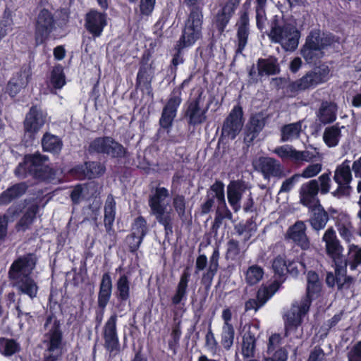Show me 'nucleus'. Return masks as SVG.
Here are the masks:
<instances>
[{
  "instance_id": "1",
  "label": "nucleus",
  "mask_w": 361,
  "mask_h": 361,
  "mask_svg": "<svg viewBox=\"0 0 361 361\" xmlns=\"http://www.w3.org/2000/svg\"><path fill=\"white\" fill-rule=\"evenodd\" d=\"M35 264L36 257L30 253L15 260L8 271L12 286L20 293L27 295L31 299L37 296L38 291L37 283L30 276Z\"/></svg>"
},
{
  "instance_id": "2",
  "label": "nucleus",
  "mask_w": 361,
  "mask_h": 361,
  "mask_svg": "<svg viewBox=\"0 0 361 361\" xmlns=\"http://www.w3.org/2000/svg\"><path fill=\"white\" fill-rule=\"evenodd\" d=\"M322 241L325 243V251L336 266V277L339 287L348 286L353 278L345 276V266L343 263V247L338 239L335 230L330 227L324 233Z\"/></svg>"
},
{
  "instance_id": "3",
  "label": "nucleus",
  "mask_w": 361,
  "mask_h": 361,
  "mask_svg": "<svg viewBox=\"0 0 361 361\" xmlns=\"http://www.w3.org/2000/svg\"><path fill=\"white\" fill-rule=\"evenodd\" d=\"M169 196V190L163 187L156 188L149 195V206L150 213L154 216L157 221L164 227L166 235L173 233V214L171 209L168 210L166 205L162 202Z\"/></svg>"
},
{
  "instance_id": "4",
  "label": "nucleus",
  "mask_w": 361,
  "mask_h": 361,
  "mask_svg": "<svg viewBox=\"0 0 361 361\" xmlns=\"http://www.w3.org/2000/svg\"><path fill=\"white\" fill-rule=\"evenodd\" d=\"M44 327L47 332L44 340L46 350L43 361H57L62 355V332L60 324L55 318L49 317Z\"/></svg>"
},
{
  "instance_id": "5",
  "label": "nucleus",
  "mask_w": 361,
  "mask_h": 361,
  "mask_svg": "<svg viewBox=\"0 0 361 361\" xmlns=\"http://www.w3.org/2000/svg\"><path fill=\"white\" fill-rule=\"evenodd\" d=\"M269 37L273 42L279 43L285 50L294 51L298 47L300 34L293 25L276 17Z\"/></svg>"
},
{
  "instance_id": "6",
  "label": "nucleus",
  "mask_w": 361,
  "mask_h": 361,
  "mask_svg": "<svg viewBox=\"0 0 361 361\" xmlns=\"http://www.w3.org/2000/svg\"><path fill=\"white\" fill-rule=\"evenodd\" d=\"M333 42L334 39L330 35L319 30L312 31L301 50L302 55L308 63L315 61L323 56L322 50Z\"/></svg>"
},
{
  "instance_id": "7",
  "label": "nucleus",
  "mask_w": 361,
  "mask_h": 361,
  "mask_svg": "<svg viewBox=\"0 0 361 361\" xmlns=\"http://www.w3.org/2000/svg\"><path fill=\"white\" fill-rule=\"evenodd\" d=\"M330 77V69L326 65H321L307 72L301 78L290 82L288 91L295 93L314 88L317 85L326 82Z\"/></svg>"
},
{
  "instance_id": "8",
  "label": "nucleus",
  "mask_w": 361,
  "mask_h": 361,
  "mask_svg": "<svg viewBox=\"0 0 361 361\" xmlns=\"http://www.w3.org/2000/svg\"><path fill=\"white\" fill-rule=\"evenodd\" d=\"M203 23L202 7L190 10L180 39L178 42L190 47L201 37Z\"/></svg>"
},
{
  "instance_id": "9",
  "label": "nucleus",
  "mask_w": 361,
  "mask_h": 361,
  "mask_svg": "<svg viewBox=\"0 0 361 361\" xmlns=\"http://www.w3.org/2000/svg\"><path fill=\"white\" fill-rule=\"evenodd\" d=\"M88 150L90 153L106 154L111 157H122L126 154V149L111 137H99L93 140Z\"/></svg>"
},
{
  "instance_id": "10",
  "label": "nucleus",
  "mask_w": 361,
  "mask_h": 361,
  "mask_svg": "<svg viewBox=\"0 0 361 361\" xmlns=\"http://www.w3.org/2000/svg\"><path fill=\"white\" fill-rule=\"evenodd\" d=\"M47 160V156L38 152L25 156V164H28L30 173L39 178L51 181L54 180L56 171L44 164Z\"/></svg>"
},
{
  "instance_id": "11",
  "label": "nucleus",
  "mask_w": 361,
  "mask_h": 361,
  "mask_svg": "<svg viewBox=\"0 0 361 361\" xmlns=\"http://www.w3.org/2000/svg\"><path fill=\"white\" fill-rule=\"evenodd\" d=\"M209 104L205 103V96L202 92H199L195 98H191L188 102L185 116L190 125H197L206 121V113Z\"/></svg>"
},
{
  "instance_id": "12",
  "label": "nucleus",
  "mask_w": 361,
  "mask_h": 361,
  "mask_svg": "<svg viewBox=\"0 0 361 361\" xmlns=\"http://www.w3.org/2000/svg\"><path fill=\"white\" fill-rule=\"evenodd\" d=\"M182 90L177 87L173 90L169 96L167 102L163 108L159 124L163 128H169L171 126L176 116L178 108L182 102Z\"/></svg>"
},
{
  "instance_id": "13",
  "label": "nucleus",
  "mask_w": 361,
  "mask_h": 361,
  "mask_svg": "<svg viewBox=\"0 0 361 361\" xmlns=\"http://www.w3.org/2000/svg\"><path fill=\"white\" fill-rule=\"evenodd\" d=\"M352 179L350 161L345 160L334 171V180L338 184V188L332 195L337 198L348 196L351 190L350 183Z\"/></svg>"
},
{
  "instance_id": "14",
  "label": "nucleus",
  "mask_w": 361,
  "mask_h": 361,
  "mask_svg": "<svg viewBox=\"0 0 361 361\" xmlns=\"http://www.w3.org/2000/svg\"><path fill=\"white\" fill-rule=\"evenodd\" d=\"M254 168L259 171L264 179L272 178H281L286 176L283 166L274 158L262 157L253 162Z\"/></svg>"
},
{
  "instance_id": "15",
  "label": "nucleus",
  "mask_w": 361,
  "mask_h": 361,
  "mask_svg": "<svg viewBox=\"0 0 361 361\" xmlns=\"http://www.w3.org/2000/svg\"><path fill=\"white\" fill-rule=\"evenodd\" d=\"M243 116L242 107L239 105L235 106L223 123L222 135L235 139L243 126Z\"/></svg>"
},
{
  "instance_id": "16",
  "label": "nucleus",
  "mask_w": 361,
  "mask_h": 361,
  "mask_svg": "<svg viewBox=\"0 0 361 361\" xmlns=\"http://www.w3.org/2000/svg\"><path fill=\"white\" fill-rule=\"evenodd\" d=\"M117 315L112 314L105 323L103 328L104 348L110 353L116 355L120 351V344L116 331Z\"/></svg>"
},
{
  "instance_id": "17",
  "label": "nucleus",
  "mask_w": 361,
  "mask_h": 361,
  "mask_svg": "<svg viewBox=\"0 0 361 361\" xmlns=\"http://www.w3.org/2000/svg\"><path fill=\"white\" fill-rule=\"evenodd\" d=\"M54 28V20L53 16L48 10H42L37 19L35 28L36 44L38 45L44 42Z\"/></svg>"
},
{
  "instance_id": "18",
  "label": "nucleus",
  "mask_w": 361,
  "mask_h": 361,
  "mask_svg": "<svg viewBox=\"0 0 361 361\" xmlns=\"http://www.w3.org/2000/svg\"><path fill=\"white\" fill-rule=\"evenodd\" d=\"M250 5V0H247L243 5V11L240 13L239 20L236 23V37L238 42L237 53H241L247 43L250 34L248 10Z\"/></svg>"
},
{
  "instance_id": "19",
  "label": "nucleus",
  "mask_w": 361,
  "mask_h": 361,
  "mask_svg": "<svg viewBox=\"0 0 361 361\" xmlns=\"http://www.w3.org/2000/svg\"><path fill=\"white\" fill-rule=\"evenodd\" d=\"M319 192V185L315 179L302 183L298 190L300 204L308 209L320 204Z\"/></svg>"
},
{
  "instance_id": "20",
  "label": "nucleus",
  "mask_w": 361,
  "mask_h": 361,
  "mask_svg": "<svg viewBox=\"0 0 361 361\" xmlns=\"http://www.w3.org/2000/svg\"><path fill=\"white\" fill-rule=\"evenodd\" d=\"M45 123V115L42 110L36 106L32 107L26 116L24 122L25 137L30 140L35 138V135L39 130Z\"/></svg>"
},
{
  "instance_id": "21",
  "label": "nucleus",
  "mask_w": 361,
  "mask_h": 361,
  "mask_svg": "<svg viewBox=\"0 0 361 361\" xmlns=\"http://www.w3.org/2000/svg\"><path fill=\"white\" fill-rule=\"evenodd\" d=\"M85 28L94 37H99L107 25L106 15L94 9L85 15Z\"/></svg>"
},
{
  "instance_id": "22",
  "label": "nucleus",
  "mask_w": 361,
  "mask_h": 361,
  "mask_svg": "<svg viewBox=\"0 0 361 361\" xmlns=\"http://www.w3.org/2000/svg\"><path fill=\"white\" fill-rule=\"evenodd\" d=\"M310 307L308 299L293 303L284 316L285 325L301 324L302 317L308 312Z\"/></svg>"
},
{
  "instance_id": "23",
  "label": "nucleus",
  "mask_w": 361,
  "mask_h": 361,
  "mask_svg": "<svg viewBox=\"0 0 361 361\" xmlns=\"http://www.w3.org/2000/svg\"><path fill=\"white\" fill-rule=\"evenodd\" d=\"M30 68L23 67L11 78L6 87V92L11 97H15L22 89L25 88L30 79Z\"/></svg>"
},
{
  "instance_id": "24",
  "label": "nucleus",
  "mask_w": 361,
  "mask_h": 361,
  "mask_svg": "<svg viewBox=\"0 0 361 361\" xmlns=\"http://www.w3.org/2000/svg\"><path fill=\"white\" fill-rule=\"evenodd\" d=\"M221 9L216 16L215 25L220 32H224L230 18L240 4V0H223Z\"/></svg>"
},
{
  "instance_id": "25",
  "label": "nucleus",
  "mask_w": 361,
  "mask_h": 361,
  "mask_svg": "<svg viewBox=\"0 0 361 361\" xmlns=\"http://www.w3.org/2000/svg\"><path fill=\"white\" fill-rule=\"evenodd\" d=\"M116 215V202L112 195H109L104 205V223L106 228V237L109 236L112 244H109L111 247L114 244L115 231L112 228Z\"/></svg>"
},
{
  "instance_id": "26",
  "label": "nucleus",
  "mask_w": 361,
  "mask_h": 361,
  "mask_svg": "<svg viewBox=\"0 0 361 361\" xmlns=\"http://www.w3.org/2000/svg\"><path fill=\"white\" fill-rule=\"evenodd\" d=\"M245 191L246 186L238 180H232L228 185V202L235 212H238L240 209V201Z\"/></svg>"
},
{
  "instance_id": "27",
  "label": "nucleus",
  "mask_w": 361,
  "mask_h": 361,
  "mask_svg": "<svg viewBox=\"0 0 361 361\" xmlns=\"http://www.w3.org/2000/svg\"><path fill=\"white\" fill-rule=\"evenodd\" d=\"M306 229L307 227L305 223L302 221H298L288 228L287 232L288 238L302 250H307L310 246V242L306 235Z\"/></svg>"
},
{
  "instance_id": "28",
  "label": "nucleus",
  "mask_w": 361,
  "mask_h": 361,
  "mask_svg": "<svg viewBox=\"0 0 361 361\" xmlns=\"http://www.w3.org/2000/svg\"><path fill=\"white\" fill-rule=\"evenodd\" d=\"M268 116L263 112H259L251 116L247 125L245 140L252 142L262 130L266 125Z\"/></svg>"
},
{
  "instance_id": "29",
  "label": "nucleus",
  "mask_w": 361,
  "mask_h": 361,
  "mask_svg": "<svg viewBox=\"0 0 361 361\" xmlns=\"http://www.w3.org/2000/svg\"><path fill=\"white\" fill-rule=\"evenodd\" d=\"M259 336V330L256 325L249 326L244 334L242 343V354L245 358L255 356L256 340Z\"/></svg>"
},
{
  "instance_id": "30",
  "label": "nucleus",
  "mask_w": 361,
  "mask_h": 361,
  "mask_svg": "<svg viewBox=\"0 0 361 361\" xmlns=\"http://www.w3.org/2000/svg\"><path fill=\"white\" fill-rule=\"evenodd\" d=\"M322 290V282L319 276L314 271H309L307 276V288L306 295L301 300L308 299L310 305L312 300L319 296Z\"/></svg>"
},
{
  "instance_id": "31",
  "label": "nucleus",
  "mask_w": 361,
  "mask_h": 361,
  "mask_svg": "<svg viewBox=\"0 0 361 361\" xmlns=\"http://www.w3.org/2000/svg\"><path fill=\"white\" fill-rule=\"evenodd\" d=\"M112 293V281L109 273L102 275L98 293V306L104 309L107 305Z\"/></svg>"
},
{
  "instance_id": "32",
  "label": "nucleus",
  "mask_w": 361,
  "mask_h": 361,
  "mask_svg": "<svg viewBox=\"0 0 361 361\" xmlns=\"http://www.w3.org/2000/svg\"><path fill=\"white\" fill-rule=\"evenodd\" d=\"M105 171V167L99 162H87L84 166H77L73 169V172L78 176L94 178L102 175Z\"/></svg>"
},
{
  "instance_id": "33",
  "label": "nucleus",
  "mask_w": 361,
  "mask_h": 361,
  "mask_svg": "<svg viewBox=\"0 0 361 361\" xmlns=\"http://www.w3.org/2000/svg\"><path fill=\"white\" fill-rule=\"evenodd\" d=\"M309 210L312 213L309 219L312 228L317 231L324 229L329 221V214L321 204L314 207L309 208Z\"/></svg>"
},
{
  "instance_id": "34",
  "label": "nucleus",
  "mask_w": 361,
  "mask_h": 361,
  "mask_svg": "<svg viewBox=\"0 0 361 361\" xmlns=\"http://www.w3.org/2000/svg\"><path fill=\"white\" fill-rule=\"evenodd\" d=\"M257 68L259 71V74L262 75V77L276 75L280 73L278 60L274 57L258 59Z\"/></svg>"
},
{
  "instance_id": "35",
  "label": "nucleus",
  "mask_w": 361,
  "mask_h": 361,
  "mask_svg": "<svg viewBox=\"0 0 361 361\" xmlns=\"http://www.w3.org/2000/svg\"><path fill=\"white\" fill-rule=\"evenodd\" d=\"M337 105L333 102H323L319 109L317 117L323 124L333 123L336 119Z\"/></svg>"
},
{
  "instance_id": "36",
  "label": "nucleus",
  "mask_w": 361,
  "mask_h": 361,
  "mask_svg": "<svg viewBox=\"0 0 361 361\" xmlns=\"http://www.w3.org/2000/svg\"><path fill=\"white\" fill-rule=\"evenodd\" d=\"M219 252L218 249H215L210 257L209 267L203 274L201 282L207 288H209L212 285L213 279L219 268Z\"/></svg>"
},
{
  "instance_id": "37",
  "label": "nucleus",
  "mask_w": 361,
  "mask_h": 361,
  "mask_svg": "<svg viewBox=\"0 0 361 361\" xmlns=\"http://www.w3.org/2000/svg\"><path fill=\"white\" fill-rule=\"evenodd\" d=\"M228 219L233 222V214L226 205V203L218 204L212 229L213 232L217 233L219 228L223 225L224 220Z\"/></svg>"
},
{
  "instance_id": "38",
  "label": "nucleus",
  "mask_w": 361,
  "mask_h": 361,
  "mask_svg": "<svg viewBox=\"0 0 361 361\" xmlns=\"http://www.w3.org/2000/svg\"><path fill=\"white\" fill-rule=\"evenodd\" d=\"M336 228L340 236L347 243L354 238V227L350 219L345 216L338 217Z\"/></svg>"
},
{
  "instance_id": "39",
  "label": "nucleus",
  "mask_w": 361,
  "mask_h": 361,
  "mask_svg": "<svg viewBox=\"0 0 361 361\" xmlns=\"http://www.w3.org/2000/svg\"><path fill=\"white\" fill-rule=\"evenodd\" d=\"M344 126L339 127L337 124L325 128L323 133V140L329 147H334L339 143L342 136L341 129Z\"/></svg>"
},
{
  "instance_id": "40",
  "label": "nucleus",
  "mask_w": 361,
  "mask_h": 361,
  "mask_svg": "<svg viewBox=\"0 0 361 361\" xmlns=\"http://www.w3.org/2000/svg\"><path fill=\"white\" fill-rule=\"evenodd\" d=\"M42 146L45 152L58 154L62 149L63 142L58 136L46 133L42 139Z\"/></svg>"
},
{
  "instance_id": "41",
  "label": "nucleus",
  "mask_w": 361,
  "mask_h": 361,
  "mask_svg": "<svg viewBox=\"0 0 361 361\" xmlns=\"http://www.w3.org/2000/svg\"><path fill=\"white\" fill-rule=\"evenodd\" d=\"M343 263L345 266V276H346V267L349 265L350 269L355 270L361 264V247L355 245H350L347 258L343 259Z\"/></svg>"
},
{
  "instance_id": "42",
  "label": "nucleus",
  "mask_w": 361,
  "mask_h": 361,
  "mask_svg": "<svg viewBox=\"0 0 361 361\" xmlns=\"http://www.w3.org/2000/svg\"><path fill=\"white\" fill-rule=\"evenodd\" d=\"M301 131V121L285 125L281 129V140L282 142L292 141L299 137Z\"/></svg>"
},
{
  "instance_id": "43",
  "label": "nucleus",
  "mask_w": 361,
  "mask_h": 361,
  "mask_svg": "<svg viewBox=\"0 0 361 361\" xmlns=\"http://www.w3.org/2000/svg\"><path fill=\"white\" fill-rule=\"evenodd\" d=\"M26 190L27 185L25 183L16 184L11 187L0 195V205L8 204L13 199L24 194Z\"/></svg>"
},
{
  "instance_id": "44",
  "label": "nucleus",
  "mask_w": 361,
  "mask_h": 361,
  "mask_svg": "<svg viewBox=\"0 0 361 361\" xmlns=\"http://www.w3.org/2000/svg\"><path fill=\"white\" fill-rule=\"evenodd\" d=\"M281 282L275 280L269 286H262L257 291V298L260 305H264L269 299L279 290Z\"/></svg>"
},
{
  "instance_id": "45",
  "label": "nucleus",
  "mask_w": 361,
  "mask_h": 361,
  "mask_svg": "<svg viewBox=\"0 0 361 361\" xmlns=\"http://www.w3.org/2000/svg\"><path fill=\"white\" fill-rule=\"evenodd\" d=\"M189 277L190 273L188 272L187 268L180 276V281L178 284L176 294L172 298L173 304L178 305L181 302L183 299L185 298Z\"/></svg>"
},
{
  "instance_id": "46",
  "label": "nucleus",
  "mask_w": 361,
  "mask_h": 361,
  "mask_svg": "<svg viewBox=\"0 0 361 361\" xmlns=\"http://www.w3.org/2000/svg\"><path fill=\"white\" fill-rule=\"evenodd\" d=\"M152 74L153 69L152 63H149L148 59L143 58L137 75V85L149 84Z\"/></svg>"
},
{
  "instance_id": "47",
  "label": "nucleus",
  "mask_w": 361,
  "mask_h": 361,
  "mask_svg": "<svg viewBox=\"0 0 361 361\" xmlns=\"http://www.w3.org/2000/svg\"><path fill=\"white\" fill-rule=\"evenodd\" d=\"M20 350V344L14 339L0 338V353L10 357Z\"/></svg>"
},
{
  "instance_id": "48",
  "label": "nucleus",
  "mask_w": 361,
  "mask_h": 361,
  "mask_svg": "<svg viewBox=\"0 0 361 361\" xmlns=\"http://www.w3.org/2000/svg\"><path fill=\"white\" fill-rule=\"evenodd\" d=\"M117 298L121 301H126L130 298V281L126 275H122L116 281Z\"/></svg>"
},
{
  "instance_id": "49",
  "label": "nucleus",
  "mask_w": 361,
  "mask_h": 361,
  "mask_svg": "<svg viewBox=\"0 0 361 361\" xmlns=\"http://www.w3.org/2000/svg\"><path fill=\"white\" fill-rule=\"evenodd\" d=\"M263 276V269L257 264H254L250 266L245 272V280L248 285L253 286L258 283L262 279Z\"/></svg>"
},
{
  "instance_id": "50",
  "label": "nucleus",
  "mask_w": 361,
  "mask_h": 361,
  "mask_svg": "<svg viewBox=\"0 0 361 361\" xmlns=\"http://www.w3.org/2000/svg\"><path fill=\"white\" fill-rule=\"evenodd\" d=\"M38 209L39 207L36 204H33L27 209L25 214L23 216L17 224V228L18 231H25L29 228L35 218L36 214L38 212Z\"/></svg>"
},
{
  "instance_id": "51",
  "label": "nucleus",
  "mask_w": 361,
  "mask_h": 361,
  "mask_svg": "<svg viewBox=\"0 0 361 361\" xmlns=\"http://www.w3.org/2000/svg\"><path fill=\"white\" fill-rule=\"evenodd\" d=\"M322 158V154L319 153L317 148H312L311 149H306L305 150L302 151L296 150L295 162H311L321 160Z\"/></svg>"
},
{
  "instance_id": "52",
  "label": "nucleus",
  "mask_w": 361,
  "mask_h": 361,
  "mask_svg": "<svg viewBox=\"0 0 361 361\" xmlns=\"http://www.w3.org/2000/svg\"><path fill=\"white\" fill-rule=\"evenodd\" d=\"M147 226L146 220L142 216L137 217L133 224L131 233L136 237H138L137 243L142 241V239L147 234ZM136 245H137V244H136L135 246Z\"/></svg>"
},
{
  "instance_id": "53",
  "label": "nucleus",
  "mask_w": 361,
  "mask_h": 361,
  "mask_svg": "<svg viewBox=\"0 0 361 361\" xmlns=\"http://www.w3.org/2000/svg\"><path fill=\"white\" fill-rule=\"evenodd\" d=\"M235 336V330L233 325H226L222 326L221 334V343L226 350L231 349L233 344Z\"/></svg>"
},
{
  "instance_id": "54",
  "label": "nucleus",
  "mask_w": 361,
  "mask_h": 361,
  "mask_svg": "<svg viewBox=\"0 0 361 361\" xmlns=\"http://www.w3.org/2000/svg\"><path fill=\"white\" fill-rule=\"evenodd\" d=\"M296 150L292 145H286L277 147L273 152L282 159L295 162Z\"/></svg>"
},
{
  "instance_id": "55",
  "label": "nucleus",
  "mask_w": 361,
  "mask_h": 361,
  "mask_svg": "<svg viewBox=\"0 0 361 361\" xmlns=\"http://www.w3.org/2000/svg\"><path fill=\"white\" fill-rule=\"evenodd\" d=\"M51 84L55 89H61L66 84L65 75L61 66H56L51 71Z\"/></svg>"
},
{
  "instance_id": "56",
  "label": "nucleus",
  "mask_w": 361,
  "mask_h": 361,
  "mask_svg": "<svg viewBox=\"0 0 361 361\" xmlns=\"http://www.w3.org/2000/svg\"><path fill=\"white\" fill-rule=\"evenodd\" d=\"M322 170V164L321 163H314L308 164L305 167L300 173H297L299 178L305 179L312 178L317 176Z\"/></svg>"
},
{
  "instance_id": "57",
  "label": "nucleus",
  "mask_w": 361,
  "mask_h": 361,
  "mask_svg": "<svg viewBox=\"0 0 361 361\" xmlns=\"http://www.w3.org/2000/svg\"><path fill=\"white\" fill-rule=\"evenodd\" d=\"M209 192L214 193L211 197L216 198L218 204L226 203L225 193H224V184L221 181L216 180L213 185L210 186ZM211 195V193H209Z\"/></svg>"
},
{
  "instance_id": "58",
  "label": "nucleus",
  "mask_w": 361,
  "mask_h": 361,
  "mask_svg": "<svg viewBox=\"0 0 361 361\" xmlns=\"http://www.w3.org/2000/svg\"><path fill=\"white\" fill-rule=\"evenodd\" d=\"M330 176L331 172L329 171L322 173L317 179H315L317 181V185H319V191L322 195H326L330 191L331 183Z\"/></svg>"
},
{
  "instance_id": "59",
  "label": "nucleus",
  "mask_w": 361,
  "mask_h": 361,
  "mask_svg": "<svg viewBox=\"0 0 361 361\" xmlns=\"http://www.w3.org/2000/svg\"><path fill=\"white\" fill-rule=\"evenodd\" d=\"M173 207L180 219L185 215L186 202L184 196L176 195L173 198Z\"/></svg>"
},
{
  "instance_id": "60",
  "label": "nucleus",
  "mask_w": 361,
  "mask_h": 361,
  "mask_svg": "<svg viewBox=\"0 0 361 361\" xmlns=\"http://www.w3.org/2000/svg\"><path fill=\"white\" fill-rule=\"evenodd\" d=\"M288 264L285 259L281 256L276 257L272 263V269L275 274L283 276L287 272Z\"/></svg>"
},
{
  "instance_id": "61",
  "label": "nucleus",
  "mask_w": 361,
  "mask_h": 361,
  "mask_svg": "<svg viewBox=\"0 0 361 361\" xmlns=\"http://www.w3.org/2000/svg\"><path fill=\"white\" fill-rule=\"evenodd\" d=\"M285 336L289 337L290 339H300L303 335V330L301 324L285 325Z\"/></svg>"
},
{
  "instance_id": "62",
  "label": "nucleus",
  "mask_w": 361,
  "mask_h": 361,
  "mask_svg": "<svg viewBox=\"0 0 361 361\" xmlns=\"http://www.w3.org/2000/svg\"><path fill=\"white\" fill-rule=\"evenodd\" d=\"M240 250L239 243L236 240L231 239L227 243L226 257L228 259H235L240 255Z\"/></svg>"
},
{
  "instance_id": "63",
  "label": "nucleus",
  "mask_w": 361,
  "mask_h": 361,
  "mask_svg": "<svg viewBox=\"0 0 361 361\" xmlns=\"http://www.w3.org/2000/svg\"><path fill=\"white\" fill-rule=\"evenodd\" d=\"M300 180L299 175L297 173L286 178L281 184L279 194L289 192L295 186V183Z\"/></svg>"
},
{
  "instance_id": "64",
  "label": "nucleus",
  "mask_w": 361,
  "mask_h": 361,
  "mask_svg": "<svg viewBox=\"0 0 361 361\" xmlns=\"http://www.w3.org/2000/svg\"><path fill=\"white\" fill-rule=\"evenodd\" d=\"M348 361H361V341L355 343L348 351Z\"/></svg>"
}]
</instances>
